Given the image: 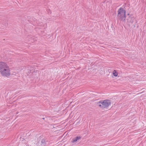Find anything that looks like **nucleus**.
<instances>
[{"label": "nucleus", "mask_w": 146, "mask_h": 146, "mask_svg": "<svg viewBox=\"0 0 146 146\" xmlns=\"http://www.w3.org/2000/svg\"><path fill=\"white\" fill-rule=\"evenodd\" d=\"M125 11L122 8H120L118 11L117 16L119 18L120 20H124L125 19Z\"/></svg>", "instance_id": "nucleus-1"}, {"label": "nucleus", "mask_w": 146, "mask_h": 146, "mask_svg": "<svg viewBox=\"0 0 146 146\" xmlns=\"http://www.w3.org/2000/svg\"><path fill=\"white\" fill-rule=\"evenodd\" d=\"M99 106L101 108H106L109 106L110 104V101L109 100H102L99 102Z\"/></svg>", "instance_id": "nucleus-2"}, {"label": "nucleus", "mask_w": 146, "mask_h": 146, "mask_svg": "<svg viewBox=\"0 0 146 146\" xmlns=\"http://www.w3.org/2000/svg\"><path fill=\"white\" fill-rule=\"evenodd\" d=\"M1 75L3 76L7 77L11 74L10 70L8 66L0 72Z\"/></svg>", "instance_id": "nucleus-3"}, {"label": "nucleus", "mask_w": 146, "mask_h": 146, "mask_svg": "<svg viewBox=\"0 0 146 146\" xmlns=\"http://www.w3.org/2000/svg\"><path fill=\"white\" fill-rule=\"evenodd\" d=\"M8 66L7 64L5 62H0V72Z\"/></svg>", "instance_id": "nucleus-4"}, {"label": "nucleus", "mask_w": 146, "mask_h": 146, "mask_svg": "<svg viewBox=\"0 0 146 146\" xmlns=\"http://www.w3.org/2000/svg\"><path fill=\"white\" fill-rule=\"evenodd\" d=\"M129 22L131 23L132 24L134 22H135L136 23L135 19V18L133 17H130L128 19Z\"/></svg>", "instance_id": "nucleus-5"}, {"label": "nucleus", "mask_w": 146, "mask_h": 146, "mask_svg": "<svg viewBox=\"0 0 146 146\" xmlns=\"http://www.w3.org/2000/svg\"><path fill=\"white\" fill-rule=\"evenodd\" d=\"M81 138V137L80 136H77L76 137H74L72 139V143H74L77 141L78 140L80 139Z\"/></svg>", "instance_id": "nucleus-6"}, {"label": "nucleus", "mask_w": 146, "mask_h": 146, "mask_svg": "<svg viewBox=\"0 0 146 146\" xmlns=\"http://www.w3.org/2000/svg\"><path fill=\"white\" fill-rule=\"evenodd\" d=\"M46 140L45 139H43L41 141L42 146H44L46 144Z\"/></svg>", "instance_id": "nucleus-7"}, {"label": "nucleus", "mask_w": 146, "mask_h": 146, "mask_svg": "<svg viewBox=\"0 0 146 146\" xmlns=\"http://www.w3.org/2000/svg\"><path fill=\"white\" fill-rule=\"evenodd\" d=\"M113 74L115 76H117L118 75L117 72L115 70H114L113 72Z\"/></svg>", "instance_id": "nucleus-8"}, {"label": "nucleus", "mask_w": 146, "mask_h": 146, "mask_svg": "<svg viewBox=\"0 0 146 146\" xmlns=\"http://www.w3.org/2000/svg\"><path fill=\"white\" fill-rule=\"evenodd\" d=\"M42 119H44V118H42Z\"/></svg>", "instance_id": "nucleus-9"}]
</instances>
